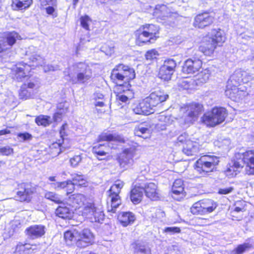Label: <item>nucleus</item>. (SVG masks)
<instances>
[{
  "instance_id": "1",
  "label": "nucleus",
  "mask_w": 254,
  "mask_h": 254,
  "mask_svg": "<svg viewBox=\"0 0 254 254\" xmlns=\"http://www.w3.org/2000/svg\"><path fill=\"white\" fill-rule=\"evenodd\" d=\"M135 77L134 69L128 65L120 63L112 69L110 79L115 85L114 93L117 100L126 103L134 98L130 82Z\"/></svg>"
},
{
  "instance_id": "2",
  "label": "nucleus",
  "mask_w": 254,
  "mask_h": 254,
  "mask_svg": "<svg viewBox=\"0 0 254 254\" xmlns=\"http://www.w3.org/2000/svg\"><path fill=\"white\" fill-rule=\"evenodd\" d=\"M251 80L250 74L246 71L237 70L230 76L227 81L225 90V95L235 102H238L248 95V88L240 87L243 84Z\"/></svg>"
},
{
  "instance_id": "3",
  "label": "nucleus",
  "mask_w": 254,
  "mask_h": 254,
  "mask_svg": "<svg viewBox=\"0 0 254 254\" xmlns=\"http://www.w3.org/2000/svg\"><path fill=\"white\" fill-rule=\"evenodd\" d=\"M244 168L247 175H254V148L235 153L232 164H228L224 173L229 177H234Z\"/></svg>"
},
{
  "instance_id": "4",
  "label": "nucleus",
  "mask_w": 254,
  "mask_h": 254,
  "mask_svg": "<svg viewBox=\"0 0 254 254\" xmlns=\"http://www.w3.org/2000/svg\"><path fill=\"white\" fill-rule=\"evenodd\" d=\"M227 40V34L220 28H212L198 42V51L205 57H213L218 48L222 47Z\"/></svg>"
},
{
  "instance_id": "5",
  "label": "nucleus",
  "mask_w": 254,
  "mask_h": 254,
  "mask_svg": "<svg viewBox=\"0 0 254 254\" xmlns=\"http://www.w3.org/2000/svg\"><path fill=\"white\" fill-rule=\"evenodd\" d=\"M69 204L83 217L95 221H99L96 218L98 208L93 199L84 194L75 193L69 195L67 198Z\"/></svg>"
},
{
  "instance_id": "6",
  "label": "nucleus",
  "mask_w": 254,
  "mask_h": 254,
  "mask_svg": "<svg viewBox=\"0 0 254 254\" xmlns=\"http://www.w3.org/2000/svg\"><path fill=\"white\" fill-rule=\"evenodd\" d=\"M64 240L66 245H76L82 248L94 244L95 236L88 228L83 229L72 228L64 233Z\"/></svg>"
},
{
  "instance_id": "7",
  "label": "nucleus",
  "mask_w": 254,
  "mask_h": 254,
  "mask_svg": "<svg viewBox=\"0 0 254 254\" xmlns=\"http://www.w3.org/2000/svg\"><path fill=\"white\" fill-rule=\"evenodd\" d=\"M160 27L152 23H145L133 32L134 43L138 47L152 44L160 38Z\"/></svg>"
},
{
  "instance_id": "8",
  "label": "nucleus",
  "mask_w": 254,
  "mask_h": 254,
  "mask_svg": "<svg viewBox=\"0 0 254 254\" xmlns=\"http://www.w3.org/2000/svg\"><path fill=\"white\" fill-rule=\"evenodd\" d=\"M219 162L218 157L213 155L204 154L201 155L194 162L193 168L200 177H204L216 171Z\"/></svg>"
},
{
  "instance_id": "9",
  "label": "nucleus",
  "mask_w": 254,
  "mask_h": 254,
  "mask_svg": "<svg viewBox=\"0 0 254 254\" xmlns=\"http://www.w3.org/2000/svg\"><path fill=\"white\" fill-rule=\"evenodd\" d=\"M124 184L123 181L118 180L107 191L106 209L107 212L112 214L115 213L117 208L121 205L122 201L120 194Z\"/></svg>"
},
{
  "instance_id": "10",
  "label": "nucleus",
  "mask_w": 254,
  "mask_h": 254,
  "mask_svg": "<svg viewBox=\"0 0 254 254\" xmlns=\"http://www.w3.org/2000/svg\"><path fill=\"white\" fill-rule=\"evenodd\" d=\"M38 186L31 182H21L17 184L15 200L22 203H32L37 195Z\"/></svg>"
},
{
  "instance_id": "11",
  "label": "nucleus",
  "mask_w": 254,
  "mask_h": 254,
  "mask_svg": "<svg viewBox=\"0 0 254 254\" xmlns=\"http://www.w3.org/2000/svg\"><path fill=\"white\" fill-rule=\"evenodd\" d=\"M228 115L225 108L215 106L202 115L200 122L207 127H213L224 122Z\"/></svg>"
},
{
  "instance_id": "12",
  "label": "nucleus",
  "mask_w": 254,
  "mask_h": 254,
  "mask_svg": "<svg viewBox=\"0 0 254 254\" xmlns=\"http://www.w3.org/2000/svg\"><path fill=\"white\" fill-rule=\"evenodd\" d=\"M177 143L181 146L183 152L187 156H195L201 149V145L198 139H190L181 135Z\"/></svg>"
},
{
  "instance_id": "13",
  "label": "nucleus",
  "mask_w": 254,
  "mask_h": 254,
  "mask_svg": "<svg viewBox=\"0 0 254 254\" xmlns=\"http://www.w3.org/2000/svg\"><path fill=\"white\" fill-rule=\"evenodd\" d=\"M215 20L214 14L208 10L197 13L193 18L192 26L196 29H204L211 26Z\"/></svg>"
},
{
  "instance_id": "14",
  "label": "nucleus",
  "mask_w": 254,
  "mask_h": 254,
  "mask_svg": "<svg viewBox=\"0 0 254 254\" xmlns=\"http://www.w3.org/2000/svg\"><path fill=\"white\" fill-rule=\"evenodd\" d=\"M38 88V80L36 77L25 81L20 86L18 91L19 99L26 100L33 98Z\"/></svg>"
},
{
  "instance_id": "15",
  "label": "nucleus",
  "mask_w": 254,
  "mask_h": 254,
  "mask_svg": "<svg viewBox=\"0 0 254 254\" xmlns=\"http://www.w3.org/2000/svg\"><path fill=\"white\" fill-rule=\"evenodd\" d=\"M183 108L186 120L190 123L196 121L204 110L203 104L194 102L185 105Z\"/></svg>"
},
{
  "instance_id": "16",
  "label": "nucleus",
  "mask_w": 254,
  "mask_h": 254,
  "mask_svg": "<svg viewBox=\"0 0 254 254\" xmlns=\"http://www.w3.org/2000/svg\"><path fill=\"white\" fill-rule=\"evenodd\" d=\"M202 60L199 58L192 57L186 59L183 63L181 71L184 74H194L202 68Z\"/></svg>"
},
{
  "instance_id": "17",
  "label": "nucleus",
  "mask_w": 254,
  "mask_h": 254,
  "mask_svg": "<svg viewBox=\"0 0 254 254\" xmlns=\"http://www.w3.org/2000/svg\"><path fill=\"white\" fill-rule=\"evenodd\" d=\"M31 69L29 64L23 63H18L11 69L12 78L18 81H21L26 78V81L29 80L32 78L31 75H29Z\"/></svg>"
},
{
  "instance_id": "18",
  "label": "nucleus",
  "mask_w": 254,
  "mask_h": 254,
  "mask_svg": "<svg viewBox=\"0 0 254 254\" xmlns=\"http://www.w3.org/2000/svg\"><path fill=\"white\" fill-rule=\"evenodd\" d=\"M176 66L177 64L174 60L172 59L166 60L159 68L158 77L164 81L170 80L175 71Z\"/></svg>"
},
{
  "instance_id": "19",
  "label": "nucleus",
  "mask_w": 254,
  "mask_h": 254,
  "mask_svg": "<svg viewBox=\"0 0 254 254\" xmlns=\"http://www.w3.org/2000/svg\"><path fill=\"white\" fill-rule=\"evenodd\" d=\"M145 98L155 111L156 108L161 106L169 98V95L163 90H157L152 92Z\"/></svg>"
},
{
  "instance_id": "20",
  "label": "nucleus",
  "mask_w": 254,
  "mask_h": 254,
  "mask_svg": "<svg viewBox=\"0 0 254 254\" xmlns=\"http://www.w3.org/2000/svg\"><path fill=\"white\" fill-rule=\"evenodd\" d=\"M18 36V33L12 31L8 32L5 36L0 37V54L9 53Z\"/></svg>"
},
{
  "instance_id": "21",
  "label": "nucleus",
  "mask_w": 254,
  "mask_h": 254,
  "mask_svg": "<svg viewBox=\"0 0 254 254\" xmlns=\"http://www.w3.org/2000/svg\"><path fill=\"white\" fill-rule=\"evenodd\" d=\"M109 145L107 143L96 142L91 146V151L94 156L99 161L108 160L110 158L109 152Z\"/></svg>"
},
{
  "instance_id": "22",
  "label": "nucleus",
  "mask_w": 254,
  "mask_h": 254,
  "mask_svg": "<svg viewBox=\"0 0 254 254\" xmlns=\"http://www.w3.org/2000/svg\"><path fill=\"white\" fill-rule=\"evenodd\" d=\"M142 189L145 196L152 201H157L160 199L157 186L152 182L142 184Z\"/></svg>"
},
{
  "instance_id": "23",
  "label": "nucleus",
  "mask_w": 254,
  "mask_h": 254,
  "mask_svg": "<svg viewBox=\"0 0 254 254\" xmlns=\"http://www.w3.org/2000/svg\"><path fill=\"white\" fill-rule=\"evenodd\" d=\"M171 193L172 197L177 201H181L185 196L184 183L181 179H176L174 182Z\"/></svg>"
},
{
  "instance_id": "24",
  "label": "nucleus",
  "mask_w": 254,
  "mask_h": 254,
  "mask_svg": "<svg viewBox=\"0 0 254 254\" xmlns=\"http://www.w3.org/2000/svg\"><path fill=\"white\" fill-rule=\"evenodd\" d=\"M118 223L124 227H127L134 223L136 220L134 214L130 211H121L117 216Z\"/></svg>"
},
{
  "instance_id": "25",
  "label": "nucleus",
  "mask_w": 254,
  "mask_h": 254,
  "mask_svg": "<svg viewBox=\"0 0 254 254\" xmlns=\"http://www.w3.org/2000/svg\"><path fill=\"white\" fill-rule=\"evenodd\" d=\"M133 111L135 114L145 116L151 115L154 112L146 98L141 100L133 108Z\"/></svg>"
},
{
  "instance_id": "26",
  "label": "nucleus",
  "mask_w": 254,
  "mask_h": 254,
  "mask_svg": "<svg viewBox=\"0 0 254 254\" xmlns=\"http://www.w3.org/2000/svg\"><path fill=\"white\" fill-rule=\"evenodd\" d=\"M177 86L180 90H189L194 89L196 86V83L193 77H182L178 78Z\"/></svg>"
},
{
  "instance_id": "27",
  "label": "nucleus",
  "mask_w": 254,
  "mask_h": 254,
  "mask_svg": "<svg viewBox=\"0 0 254 254\" xmlns=\"http://www.w3.org/2000/svg\"><path fill=\"white\" fill-rule=\"evenodd\" d=\"M25 233L31 239H37L45 235V227L42 225H32L25 229Z\"/></svg>"
},
{
  "instance_id": "28",
  "label": "nucleus",
  "mask_w": 254,
  "mask_h": 254,
  "mask_svg": "<svg viewBox=\"0 0 254 254\" xmlns=\"http://www.w3.org/2000/svg\"><path fill=\"white\" fill-rule=\"evenodd\" d=\"M98 142L115 141L120 143H125V139L120 135L111 133L109 131H103L99 134L96 139Z\"/></svg>"
},
{
  "instance_id": "29",
  "label": "nucleus",
  "mask_w": 254,
  "mask_h": 254,
  "mask_svg": "<svg viewBox=\"0 0 254 254\" xmlns=\"http://www.w3.org/2000/svg\"><path fill=\"white\" fill-rule=\"evenodd\" d=\"M143 192L142 184L140 183L136 184L131 189L129 197L134 204H137L141 202L143 197Z\"/></svg>"
},
{
  "instance_id": "30",
  "label": "nucleus",
  "mask_w": 254,
  "mask_h": 254,
  "mask_svg": "<svg viewBox=\"0 0 254 254\" xmlns=\"http://www.w3.org/2000/svg\"><path fill=\"white\" fill-rule=\"evenodd\" d=\"M235 207L231 211L230 215L233 220L239 221L242 218V216H237L236 213L244 212L246 211L247 203L244 200H239L234 203Z\"/></svg>"
},
{
  "instance_id": "31",
  "label": "nucleus",
  "mask_w": 254,
  "mask_h": 254,
  "mask_svg": "<svg viewBox=\"0 0 254 254\" xmlns=\"http://www.w3.org/2000/svg\"><path fill=\"white\" fill-rule=\"evenodd\" d=\"M212 74V70L209 68L203 69L200 72L197 73L193 77L194 78L196 86L207 82Z\"/></svg>"
},
{
  "instance_id": "32",
  "label": "nucleus",
  "mask_w": 254,
  "mask_h": 254,
  "mask_svg": "<svg viewBox=\"0 0 254 254\" xmlns=\"http://www.w3.org/2000/svg\"><path fill=\"white\" fill-rule=\"evenodd\" d=\"M133 157V152L129 148H126L119 155L117 160L120 166L124 167L130 163Z\"/></svg>"
},
{
  "instance_id": "33",
  "label": "nucleus",
  "mask_w": 254,
  "mask_h": 254,
  "mask_svg": "<svg viewBox=\"0 0 254 254\" xmlns=\"http://www.w3.org/2000/svg\"><path fill=\"white\" fill-rule=\"evenodd\" d=\"M52 185L54 186L55 189H65V191L67 195L71 194L75 190V186L72 181L70 180L53 183Z\"/></svg>"
},
{
  "instance_id": "34",
  "label": "nucleus",
  "mask_w": 254,
  "mask_h": 254,
  "mask_svg": "<svg viewBox=\"0 0 254 254\" xmlns=\"http://www.w3.org/2000/svg\"><path fill=\"white\" fill-rule=\"evenodd\" d=\"M56 215L62 219L70 220L73 217L72 210L65 205L59 206L55 210Z\"/></svg>"
},
{
  "instance_id": "35",
  "label": "nucleus",
  "mask_w": 254,
  "mask_h": 254,
  "mask_svg": "<svg viewBox=\"0 0 254 254\" xmlns=\"http://www.w3.org/2000/svg\"><path fill=\"white\" fill-rule=\"evenodd\" d=\"M33 3V0H12L11 5L14 10H21L29 8Z\"/></svg>"
},
{
  "instance_id": "36",
  "label": "nucleus",
  "mask_w": 254,
  "mask_h": 254,
  "mask_svg": "<svg viewBox=\"0 0 254 254\" xmlns=\"http://www.w3.org/2000/svg\"><path fill=\"white\" fill-rule=\"evenodd\" d=\"M205 214L213 212L217 207V203L211 199H201Z\"/></svg>"
},
{
  "instance_id": "37",
  "label": "nucleus",
  "mask_w": 254,
  "mask_h": 254,
  "mask_svg": "<svg viewBox=\"0 0 254 254\" xmlns=\"http://www.w3.org/2000/svg\"><path fill=\"white\" fill-rule=\"evenodd\" d=\"M131 246L134 250V254H152L150 248L141 245L138 241H134Z\"/></svg>"
},
{
  "instance_id": "38",
  "label": "nucleus",
  "mask_w": 254,
  "mask_h": 254,
  "mask_svg": "<svg viewBox=\"0 0 254 254\" xmlns=\"http://www.w3.org/2000/svg\"><path fill=\"white\" fill-rule=\"evenodd\" d=\"M151 126L146 122H141L135 127L134 133L135 135L141 137L144 134L148 133Z\"/></svg>"
},
{
  "instance_id": "39",
  "label": "nucleus",
  "mask_w": 254,
  "mask_h": 254,
  "mask_svg": "<svg viewBox=\"0 0 254 254\" xmlns=\"http://www.w3.org/2000/svg\"><path fill=\"white\" fill-rule=\"evenodd\" d=\"M64 138H61L58 141H55L49 146V152L53 156H56L61 153L62 144Z\"/></svg>"
},
{
  "instance_id": "40",
  "label": "nucleus",
  "mask_w": 254,
  "mask_h": 254,
  "mask_svg": "<svg viewBox=\"0 0 254 254\" xmlns=\"http://www.w3.org/2000/svg\"><path fill=\"white\" fill-rule=\"evenodd\" d=\"M75 186L79 188H84L87 186V181L83 175L75 174L71 180Z\"/></svg>"
},
{
  "instance_id": "41",
  "label": "nucleus",
  "mask_w": 254,
  "mask_h": 254,
  "mask_svg": "<svg viewBox=\"0 0 254 254\" xmlns=\"http://www.w3.org/2000/svg\"><path fill=\"white\" fill-rule=\"evenodd\" d=\"M35 122L38 126L46 127L51 123V117L48 115H40L36 117Z\"/></svg>"
},
{
  "instance_id": "42",
  "label": "nucleus",
  "mask_w": 254,
  "mask_h": 254,
  "mask_svg": "<svg viewBox=\"0 0 254 254\" xmlns=\"http://www.w3.org/2000/svg\"><path fill=\"white\" fill-rule=\"evenodd\" d=\"M190 209L191 213L193 215H205L201 200L194 203L191 206Z\"/></svg>"
},
{
  "instance_id": "43",
  "label": "nucleus",
  "mask_w": 254,
  "mask_h": 254,
  "mask_svg": "<svg viewBox=\"0 0 254 254\" xmlns=\"http://www.w3.org/2000/svg\"><path fill=\"white\" fill-rule=\"evenodd\" d=\"M101 51L107 56L112 55L115 52L114 44L111 42L104 43L101 47Z\"/></svg>"
},
{
  "instance_id": "44",
  "label": "nucleus",
  "mask_w": 254,
  "mask_h": 254,
  "mask_svg": "<svg viewBox=\"0 0 254 254\" xmlns=\"http://www.w3.org/2000/svg\"><path fill=\"white\" fill-rule=\"evenodd\" d=\"M252 245L248 243H245L238 245L233 250L234 254H243L250 250Z\"/></svg>"
},
{
  "instance_id": "45",
  "label": "nucleus",
  "mask_w": 254,
  "mask_h": 254,
  "mask_svg": "<svg viewBox=\"0 0 254 254\" xmlns=\"http://www.w3.org/2000/svg\"><path fill=\"white\" fill-rule=\"evenodd\" d=\"M159 55V53L157 49L154 48L147 51L145 54L144 57L147 61L152 62L158 59Z\"/></svg>"
},
{
  "instance_id": "46",
  "label": "nucleus",
  "mask_w": 254,
  "mask_h": 254,
  "mask_svg": "<svg viewBox=\"0 0 254 254\" xmlns=\"http://www.w3.org/2000/svg\"><path fill=\"white\" fill-rule=\"evenodd\" d=\"M81 26L85 30H90V24L92 22L91 18L87 15H84L79 18Z\"/></svg>"
},
{
  "instance_id": "47",
  "label": "nucleus",
  "mask_w": 254,
  "mask_h": 254,
  "mask_svg": "<svg viewBox=\"0 0 254 254\" xmlns=\"http://www.w3.org/2000/svg\"><path fill=\"white\" fill-rule=\"evenodd\" d=\"M45 197L57 204L62 203V200L61 199L58 194L54 192L48 191L46 192L45 194Z\"/></svg>"
},
{
  "instance_id": "48",
  "label": "nucleus",
  "mask_w": 254,
  "mask_h": 254,
  "mask_svg": "<svg viewBox=\"0 0 254 254\" xmlns=\"http://www.w3.org/2000/svg\"><path fill=\"white\" fill-rule=\"evenodd\" d=\"M90 78L91 76L86 74V69L84 70L83 72L78 73L76 75L77 81L81 83H84Z\"/></svg>"
},
{
  "instance_id": "49",
  "label": "nucleus",
  "mask_w": 254,
  "mask_h": 254,
  "mask_svg": "<svg viewBox=\"0 0 254 254\" xmlns=\"http://www.w3.org/2000/svg\"><path fill=\"white\" fill-rule=\"evenodd\" d=\"M14 153L13 149L8 146L0 147V154L3 156H10Z\"/></svg>"
},
{
  "instance_id": "50",
  "label": "nucleus",
  "mask_w": 254,
  "mask_h": 254,
  "mask_svg": "<svg viewBox=\"0 0 254 254\" xmlns=\"http://www.w3.org/2000/svg\"><path fill=\"white\" fill-rule=\"evenodd\" d=\"M68 108L65 106L64 103L61 102L57 104L56 112L65 115L68 112Z\"/></svg>"
},
{
  "instance_id": "51",
  "label": "nucleus",
  "mask_w": 254,
  "mask_h": 254,
  "mask_svg": "<svg viewBox=\"0 0 254 254\" xmlns=\"http://www.w3.org/2000/svg\"><path fill=\"white\" fill-rule=\"evenodd\" d=\"M65 115L60 113L59 112H55L52 117L53 121L54 123H58L62 121Z\"/></svg>"
},
{
  "instance_id": "52",
  "label": "nucleus",
  "mask_w": 254,
  "mask_h": 254,
  "mask_svg": "<svg viewBox=\"0 0 254 254\" xmlns=\"http://www.w3.org/2000/svg\"><path fill=\"white\" fill-rule=\"evenodd\" d=\"M234 190L233 187L225 188H220L218 190V194L220 195H226L231 193Z\"/></svg>"
},
{
  "instance_id": "53",
  "label": "nucleus",
  "mask_w": 254,
  "mask_h": 254,
  "mask_svg": "<svg viewBox=\"0 0 254 254\" xmlns=\"http://www.w3.org/2000/svg\"><path fill=\"white\" fill-rule=\"evenodd\" d=\"M95 106L96 107H100L101 108H102V109H98V108H96V110L97 111V112L99 114H103V113H104L106 111L104 109V107H106V105L105 103V102L103 101H98V102H97L95 104Z\"/></svg>"
},
{
  "instance_id": "54",
  "label": "nucleus",
  "mask_w": 254,
  "mask_h": 254,
  "mask_svg": "<svg viewBox=\"0 0 254 254\" xmlns=\"http://www.w3.org/2000/svg\"><path fill=\"white\" fill-rule=\"evenodd\" d=\"M181 229L178 227H168L164 229L165 232L170 233L172 234H178L181 232Z\"/></svg>"
},
{
  "instance_id": "55",
  "label": "nucleus",
  "mask_w": 254,
  "mask_h": 254,
  "mask_svg": "<svg viewBox=\"0 0 254 254\" xmlns=\"http://www.w3.org/2000/svg\"><path fill=\"white\" fill-rule=\"evenodd\" d=\"M17 136L23 141L31 140L32 138V135L27 132L18 133Z\"/></svg>"
},
{
  "instance_id": "56",
  "label": "nucleus",
  "mask_w": 254,
  "mask_h": 254,
  "mask_svg": "<svg viewBox=\"0 0 254 254\" xmlns=\"http://www.w3.org/2000/svg\"><path fill=\"white\" fill-rule=\"evenodd\" d=\"M81 157L79 155H75L70 159V163L72 167L77 166L81 161Z\"/></svg>"
},
{
  "instance_id": "57",
  "label": "nucleus",
  "mask_w": 254,
  "mask_h": 254,
  "mask_svg": "<svg viewBox=\"0 0 254 254\" xmlns=\"http://www.w3.org/2000/svg\"><path fill=\"white\" fill-rule=\"evenodd\" d=\"M164 215V212L161 211L160 209H157L154 214L152 215V219H159L161 217H163Z\"/></svg>"
},
{
  "instance_id": "58",
  "label": "nucleus",
  "mask_w": 254,
  "mask_h": 254,
  "mask_svg": "<svg viewBox=\"0 0 254 254\" xmlns=\"http://www.w3.org/2000/svg\"><path fill=\"white\" fill-rule=\"evenodd\" d=\"M41 6L44 7L47 5L56 3L57 0H39Z\"/></svg>"
},
{
  "instance_id": "59",
  "label": "nucleus",
  "mask_w": 254,
  "mask_h": 254,
  "mask_svg": "<svg viewBox=\"0 0 254 254\" xmlns=\"http://www.w3.org/2000/svg\"><path fill=\"white\" fill-rule=\"evenodd\" d=\"M67 126V124L66 123L63 124L62 126L61 127L60 129V133L61 134V138H64V136L65 135V127Z\"/></svg>"
},
{
  "instance_id": "60",
  "label": "nucleus",
  "mask_w": 254,
  "mask_h": 254,
  "mask_svg": "<svg viewBox=\"0 0 254 254\" xmlns=\"http://www.w3.org/2000/svg\"><path fill=\"white\" fill-rule=\"evenodd\" d=\"M12 127H7L6 128L0 130V136L11 133V131L8 128H12Z\"/></svg>"
},
{
  "instance_id": "61",
  "label": "nucleus",
  "mask_w": 254,
  "mask_h": 254,
  "mask_svg": "<svg viewBox=\"0 0 254 254\" xmlns=\"http://www.w3.org/2000/svg\"><path fill=\"white\" fill-rule=\"evenodd\" d=\"M55 9L52 6H49L46 8V11L48 14L52 15L55 12Z\"/></svg>"
},
{
  "instance_id": "62",
  "label": "nucleus",
  "mask_w": 254,
  "mask_h": 254,
  "mask_svg": "<svg viewBox=\"0 0 254 254\" xmlns=\"http://www.w3.org/2000/svg\"><path fill=\"white\" fill-rule=\"evenodd\" d=\"M81 254H96V253L93 251L87 250L82 252Z\"/></svg>"
},
{
  "instance_id": "63",
  "label": "nucleus",
  "mask_w": 254,
  "mask_h": 254,
  "mask_svg": "<svg viewBox=\"0 0 254 254\" xmlns=\"http://www.w3.org/2000/svg\"><path fill=\"white\" fill-rule=\"evenodd\" d=\"M48 180L51 182H55L56 181V177L55 176L49 177Z\"/></svg>"
},
{
  "instance_id": "64",
  "label": "nucleus",
  "mask_w": 254,
  "mask_h": 254,
  "mask_svg": "<svg viewBox=\"0 0 254 254\" xmlns=\"http://www.w3.org/2000/svg\"><path fill=\"white\" fill-rule=\"evenodd\" d=\"M154 12L156 15H158V16H160L159 10L158 8H156L155 9Z\"/></svg>"
}]
</instances>
